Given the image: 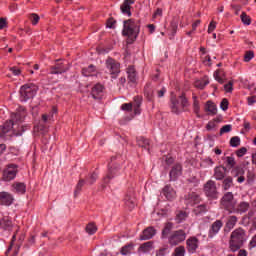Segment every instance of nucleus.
I'll list each match as a JSON object with an SVG mask.
<instances>
[{
    "mask_svg": "<svg viewBox=\"0 0 256 256\" xmlns=\"http://www.w3.org/2000/svg\"><path fill=\"white\" fill-rule=\"evenodd\" d=\"M25 117H27V112L23 107H20L16 113H12L11 119L9 121H6L4 125L1 126L0 141H9L12 135H16V137H20L21 135H23L27 127L21 126L17 130L15 128V125H19V123H23V121H25Z\"/></svg>",
    "mask_w": 256,
    "mask_h": 256,
    "instance_id": "1",
    "label": "nucleus"
},
{
    "mask_svg": "<svg viewBox=\"0 0 256 256\" xmlns=\"http://www.w3.org/2000/svg\"><path fill=\"white\" fill-rule=\"evenodd\" d=\"M221 205L223 209L228 211V213H234L236 215H243L249 211L248 202H240L237 204V200L233 197V193L227 192L221 199Z\"/></svg>",
    "mask_w": 256,
    "mask_h": 256,
    "instance_id": "2",
    "label": "nucleus"
},
{
    "mask_svg": "<svg viewBox=\"0 0 256 256\" xmlns=\"http://www.w3.org/2000/svg\"><path fill=\"white\" fill-rule=\"evenodd\" d=\"M141 31V23L139 20L128 19L123 21L122 35L128 37V43H133L137 41L139 33Z\"/></svg>",
    "mask_w": 256,
    "mask_h": 256,
    "instance_id": "3",
    "label": "nucleus"
},
{
    "mask_svg": "<svg viewBox=\"0 0 256 256\" xmlns=\"http://www.w3.org/2000/svg\"><path fill=\"white\" fill-rule=\"evenodd\" d=\"M247 241V235L243 228H237L231 233L230 236V249L231 251H239L243 247V243Z\"/></svg>",
    "mask_w": 256,
    "mask_h": 256,
    "instance_id": "4",
    "label": "nucleus"
},
{
    "mask_svg": "<svg viewBox=\"0 0 256 256\" xmlns=\"http://www.w3.org/2000/svg\"><path fill=\"white\" fill-rule=\"evenodd\" d=\"M187 107H189V100H187V97L183 94L178 97L172 94L170 98V109L172 113L179 115L180 113H183Z\"/></svg>",
    "mask_w": 256,
    "mask_h": 256,
    "instance_id": "5",
    "label": "nucleus"
},
{
    "mask_svg": "<svg viewBox=\"0 0 256 256\" xmlns=\"http://www.w3.org/2000/svg\"><path fill=\"white\" fill-rule=\"evenodd\" d=\"M37 85L30 83V84H25L21 86L20 88V100L24 103H27L29 99H33L35 95H37Z\"/></svg>",
    "mask_w": 256,
    "mask_h": 256,
    "instance_id": "6",
    "label": "nucleus"
},
{
    "mask_svg": "<svg viewBox=\"0 0 256 256\" xmlns=\"http://www.w3.org/2000/svg\"><path fill=\"white\" fill-rule=\"evenodd\" d=\"M187 239V232L184 230H176L172 232L168 237V243L171 247H177V245L183 243Z\"/></svg>",
    "mask_w": 256,
    "mask_h": 256,
    "instance_id": "7",
    "label": "nucleus"
},
{
    "mask_svg": "<svg viewBox=\"0 0 256 256\" xmlns=\"http://www.w3.org/2000/svg\"><path fill=\"white\" fill-rule=\"evenodd\" d=\"M141 98L139 96L134 97V103H124L121 106L122 111H127L128 113H132V117L135 115H139L141 110Z\"/></svg>",
    "mask_w": 256,
    "mask_h": 256,
    "instance_id": "8",
    "label": "nucleus"
},
{
    "mask_svg": "<svg viewBox=\"0 0 256 256\" xmlns=\"http://www.w3.org/2000/svg\"><path fill=\"white\" fill-rule=\"evenodd\" d=\"M106 69L112 75V79H117V75L121 73V64L117 60L108 57L105 62Z\"/></svg>",
    "mask_w": 256,
    "mask_h": 256,
    "instance_id": "9",
    "label": "nucleus"
},
{
    "mask_svg": "<svg viewBox=\"0 0 256 256\" xmlns=\"http://www.w3.org/2000/svg\"><path fill=\"white\" fill-rule=\"evenodd\" d=\"M17 165L15 164H8L6 168L3 170L2 180L9 182L13 181L15 177H17Z\"/></svg>",
    "mask_w": 256,
    "mask_h": 256,
    "instance_id": "10",
    "label": "nucleus"
},
{
    "mask_svg": "<svg viewBox=\"0 0 256 256\" xmlns=\"http://www.w3.org/2000/svg\"><path fill=\"white\" fill-rule=\"evenodd\" d=\"M204 193L207 197H210V199H217L218 193H217V185L215 184V181L209 180L204 185Z\"/></svg>",
    "mask_w": 256,
    "mask_h": 256,
    "instance_id": "11",
    "label": "nucleus"
},
{
    "mask_svg": "<svg viewBox=\"0 0 256 256\" xmlns=\"http://www.w3.org/2000/svg\"><path fill=\"white\" fill-rule=\"evenodd\" d=\"M68 70L69 67H67V64L60 60H57L55 64L50 67L51 75H61L63 73H66V71Z\"/></svg>",
    "mask_w": 256,
    "mask_h": 256,
    "instance_id": "12",
    "label": "nucleus"
},
{
    "mask_svg": "<svg viewBox=\"0 0 256 256\" xmlns=\"http://www.w3.org/2000/svg\"><path fill=\"white\" fill-rule=\"evenodd\" d=\"M223 228V221L221 220H216L214 221L208 231V238L213 239V237H216L219 235V231Z\"/></svg>",
    "mask_w": 256,
    "mask_h": 256,
    "instance_id": "13",
    "label": "nucleus"
},
{
    "mask_svg": "<svg viewBox=\"0 0 256 256\" xmlns=\"http://www.w3.org/2000/svg\"><path fill=\"white\" fill-rule=\"evenodd\" d=\"M14 201H15V197L13 196V194L5 191L0 192V205L9 207L13 205Z\"/></svg>",
    "mask_w": 256,
    "mask_h": 256,
    "instance_id": "14",
    "label": "nucleus"
},
{
    "mask_svg": "<svg viewBox=\"0 0 256 256\" xmlns=\"http://www.w3.org/2000/svg\"><path fill=\"white\" fill-rule=\"evenodd\" d=\"M183 173V166H181V164H175L174 166H172L170 172H169V177H170V181H177V179H179V177H181Z\"/></svg>",
    "mask_w": 256,
    "mask_h": 256,
    "instance_id": "15",
    "label": "nucleus"
},
{
    "mask_svg": "<svg viewBox=\"0 0 256 256\" xmlns=\"http://www.w3.org/2000/svg\"><path fill=\"white\" fill-rule=\"evenodd\" d=\"M186 249L188 253H195L199 249V240L196 237H190L186 241Z\"/></svg>",
    "mask_w": 256,
    "mask_h": 256,
    "instance_id": "16",
    "label": "nucleus"
},
{
    "mask_svg": "<svg viewBox=\"0 0 256 256\" xmlns=\"http://www.w3.org/2000/svg\"><path fill=\"white\" fill-rule=\"evenodd\" d=\"M124 203L128 209H135V205H137V199L135 198V194L133 192H128L124 198Z\"/></svg>",
    "mask_w": 256,
    "mask_h": 256,
    "instance_id": "17",
    "label": "nucleus"
},
{
    "mask_svg": "<svg viewBox=\"0 0 256 256\" xmlns=\"http://www.w3.org/2000/svg\"><path fill=\"white\" fill-rule=\"evenodd\" d=\"M231 174L234 177H238L237 178V182L238 183H244L245 182V169H243V167L241 166H236L235 168L232 169Z\"/></svg>",
    "mask_w": 256,
    "mask_h": 256,
    "instance_id": "18",
    "label": "nucleus"
},
{
    "mask_svg": "<svg viewBox=\"0 0 256 256\" xmlns=\"http://www.w3.org/2000/svg\"><path fill=\"white\" fill-rule=\"evenodd\" d=\"M199 201H201V198L199 197V194L195 192H190L185 196L186 205H190V206L197 205Z\"/></svg>",
    "mask_w": 256,
    "mask_h": 256,
    "instance_id": "19",
    "label": "nucleus"
},
{
    "mask_svg": "<svg viewBox=\"0 0 256 256\" xmlns=\"http://www.w3.org/2000/svg\"><path fill=\"white\" fill-rule=\"evenodd\" d=\"M157 233V230L153 227H148L143 230L142 234L140 235L141 241H147L149 239H153Z\"/></svg>",
    "mask_w": 256,
    "mask_h": 256,
    "instance_id": "20",
    "label": "nucleus"
},
{
    "mask_svg": "<svg viewBox=\"0 0 256 256\" xmlns=\"http://www.w3.org/2000/svg\"><path fill=\"white\" fill-rule=\"evenodd\" d=\"M104 87L101 84H96L92 87L91 95L93 99H103Z\"/></svg>",
    "mask_w": 256,
    "mask_h": 256,
    "instance_id": "21",
    "label": "nucleus"
},
{
    "mask_svg": "<svg viewBox=\"0 0 256 256\" xmlns=\"http://www.w3.org/2000/svg\"><path fill=\"white\" fill-rule=\"evenodd\" d=\"M12 191L17 193V195H25L27 186L23 182H15L12 184Z\"/></svg>",
    "mask_w": 256,
    "mask_h": 256,
    "instance_id": "22",
    "label": "nucleus"
},
{
    "mask_svg": "<svg viewBox=\"0 0 256 256\" xmlns=\"http://www.w3.org/2000/svg\"><path fill=\"white\" fill-rule=\"evenodd\" d=\"M162 195H164L168 201H172V199H175L176 192L171 185H166L162 189Z\"/></svg>",
    "mask_w": 256,
    "mask_h": 256,
    "instance_id": "23",
    "label": "nucleus"
},
{
    "mask_svg": "<svg viewBox=\"0 0 256 256\" xmlns=\"http://www.w3.org/2000/svg\"><path fill=\"white\" fill-rule=\"evenodd\" d=\"M225 173H227L225 166H218L214 169V177L217 181H223L225 179Z\"/></svg>",
    "mask_w": 256,
    "mask_h": 256,
    "instance_id": "24",
    "label": "nucleus"
},
{
    "mask_svg": "<svg viewBox=\"0 0 256 256\" xmlns=\"http://www.w3.org/2000/svg\"><path fill=\"white\" fill-rule=\"evenodd\" d=\"M133 3H135V0H125L120 7L121 12L124 15H128V17H131V5H133Z\"/></svg>",
    "mask_w": 256,
    "mask_h": 256,
    "instance_id": "25",
    "label": "nucleus"
},
{
    "mask_svg": "<svg viewBox=\"0 0 256 256\" xmlns=\"http://www.w3.org/2000/svg\"><path fill=\"white\" fill-rule=\"evenodd\" d=\"M117 173H119V166H111L107 176L104 178L105 185H107V183H109V181H111V179H113Z\"/></svg>",
    "mask_w": 256,
    "mask_h": 256,
    "instance_id": "26",
    "label": "nucleus"
},
{
    "mask_svg": "<svg viewBox=\"0 0 256 256\" xmlns=\"http://www.w3.org/2000/svg\"><path fill=\"white\" fill-rule=\"evenodd\" d=\"M144 95L148 101H153L155 99V94L153 92V87H151V83H147L144 87Z\"/></svg>",
    "mask_w": 256,
    "mask_h": 256,
    "instance_id": "27",
    "label": "nucleus"
},
{
    "mask_svg": "<svg viewBox=\"0 0 256 256\" xmlns=\"http://www.w3.org/2000/svg\"><path fill=\"white\" fill-rule=\"evenodd\" d=\"M205 111L209 113V115H217V105H215V103L212 101H207Z\"/></svg>",
    "mask_w": 256,
    "mask_h": 256,
    "instance_id": "28",
    "label": "nucleus"
},
{
    "mask_svg": "<svg viewBox=\"0 0 256 256\" xmlns=\"http://www.w3.org/2000/svg\"><path fill=\"white\" fill-rule=\"evenodd\" d=\"M153 249V242L148 241L146 243H143L138 248L139 253H149Z\"/></svg>",
    "mask_w": 256,
    "mask_h": 256,
    "instance_id": "29",
    "label": "nucleus"
},
{
    "mask_svg": "<svg viewBox=\"0 0 256 256\" xmlns=\"http://www.w3.org/2000/svg\"><path fill=\"white\" fill-rule=\"evenodd\" d=\"M127 73L130 83H135L137 81V72H135V68L133 66H129Z\"/></svg>",
    "mask_w": 256,
    "mask_h": 256,
    "instance_id": "30",
    "label": "nucleus"
},
{
    "mask_svg": "<svg viewBox=\"0 0 256 256\" xmlns=\"http://www.w3.org/2000/svg\"><path fill=\"white\" fill-rule=\"evenodd\" d=\"M137 143H138L139 147H142V149H146V151H149V149H150L149 148V146H150L149 139L141 136L137 139Z\"/></svg>",
    "mask_w": 256,
    "mask_h": 256,
    "instance_id": "31",
    "label": "nucleus"
},
{
    "mask_svg": "<svg viewBox=\"0 0 256 256\" xmlns=\"http://www.w3.org/2000/svg\"><path fill=\"white\" fill-rule=\"evenodd\" d=\"M133 249H135L133 243L126 244L121 248V255H131Z\"/></svg>",
    "mask_w": 256,
    "mask_h": 256,
    "instance_id": "32",
    "label": "nucleus"
},
{
    "mask_svg": "<svg viewBox=\"0 0 256 256\" xmlns=\"http://www.w3.org/2000/svg\"><path fill=\"white\" fill-rule=\"evenodd\" d=\"M222 187H223L224 191H229V189H231V187H233V178L231 176L226 177L223 180Z\"/></svg>",
    "mask_w": 256,
    "mask_h": 256,
    "instance_id": "33",
    "label": "nucleus"
},
{
    "mask_svg": "<svg viewBox=\"0 0 256 256\" xmlns=\"http://www.w3.org/2000/svg\"><path fill=\"white\" fill-rule=\"evenodd\" d=\"M207 211H209V206H207L206 204L198 205V206L194 209V213H195L196 215H203V213H207Z\"/></svg>",
    "mask_w": 256,
    "mask_h": 256,
    "instance_id": "34",
    "label": "nucleus"
},
{
    "mask_svg": "<svg viewBox=\"0 0 256 256\" xmlns=\"http://www.w3.org/2000/svg\"><path fill=\"white\" fill-rule=\"evenodd\" d=\"M171 229H173V223H166L164 229L162 230V239H167L169 233H171Z\"/></svg>",
    "mask_w": 256,
    "mask_h": 256,
    "instance_id": "35",
    "label": "nucleus"
},
{
    "mask_svg": "<svg viewBox=\"0 0 256 256\" xmlns=\"http://www.w3.org/2000/svg\"><path fill=\"white\" fill-rule=\"evenodd\" d=\"M11 225L12 222L9 220V218L3 217L0 219V227H2V229H11Z\"/></svg>",
    "mask_w": 256,
    "mask_h": 256,
    "instance_id": "36",
    "label": "nucleus"
},
{
    "mask_svg": "<svg viewBox=\"0 0 256 256\" xmlns=\"http://www.w3.org/2000/svg\"><path fill=\"white\" fill-rule=\"evenodd\" d=\"M95 71V66L90 65L88 68H83L82 69V74L84 77H93V72Z\"/></svg>",
    "mask_w": 256,
    "mask_h": 256,
    "instance_id": "37",
    "label": "nucleus"
},
{
    "mask_svg": "<svg viewBox=\"0 0 256 256\" xmlns=\"http://www.w3.org/2000/svg\"><path fill=\"white\" fill-rule=\"evenodd\" d=\"M235 225H237V216H230L226 223V227H228V229H233Z\"/></svg>",
    "mask_w": 256,
    "mask_h": 256,
    "instance_id": "38",
    "label": "nucleus"
},
{
    "mask_svg": "<svg viewBox=\"0 0 256 256\" xmlns=\"http://www.w3.org/2000/svg\"><path fill=\"white\" fill-rule=\"evenodd\" d=\"M207 85H209V80H207V79L197 80L195 82V87H197V89H205V87H207Z\"/></svg>",
    "mask_w": 256,
    "mask_h": 256,
    "instance_id": "39",
    "label": "nucleus"
},
{
    "mask_svg": "<svg viewBox=\"0 0 256 256\" xmlns=\"http://www.w3.org/2000/svg\"><path fill=\"white\" fill-rule=\"evenodd\" d=\"M172 256H185V246H178L174 249Z\"/></svg>",
    "mask_w": 256,
    "mask_h": 256,
    "instance_id": "40",
    "label": "nucleus"
},
{
    "mask_svg": "<svg viewBox=\"0 0 256 256\" xmlns=\"http://www.w3.org/2000/svg\"><path fill=\"white\" fill-rule=\"evenodd\" d=\"M193 99H194V102H193L194 113L197 115V117H201L199 115L200 106H199V101L197 100V96H193Z\"/></svg>",
    "mask_w": 256,
    "mask_h": 256,
    "instance_id": "41",
    "label": "nucleus"
},
{
    "mask_svg": "<svg viewBox=\"0 0 256 256\" xmlns=\"http://www.w3.org/2000/svg\"><path fill=\"white\" fill-rule=\"evenodd\" d=\"M231 147H239L241 145V138L234 136L230 139Z\"/></svg>",
    "mask_w": 256,
    "mask_h": 256,
    "instance_id": "42",
    "label": "nucleus"
},
{
    "mask_svg": "<svg viewBox=\"0 0 256 256\" xmlns=\"http://www.w3.org/2000/svg\"><path fill=\"white\" fill-rule=\"evenodd\" d=\"M83 185H85V180L80 179L74 191V197H77V195H79L81 189L83 188Z\"/></svg>",
    "mask_w": 256,
    "mask_h": 256,
    "instance_id": "43",
    "label": "nucleus"
},
{
    "mask_svg": "<svg viewBox=\"0 0 256 256\" xmlns=\"http://www.w3.org/2000/svg\"><path fill=\"white\" fill-rule=\"evenodd\" d=\"M233 126L231 124H226L220 129V136L225 135V133H231Z\"/></svg>",
    "mask_w": 256,
    "mask_h": 256,
    "instance_id": "44",
    "label": "nucleus"
},
{
    "mask_svg": "<svg viewBox=\"0 0 256 256\" xmlns=\"http://www.w3.org/2000/svg\"><path fill=\"white\" fill-rule=\"evenodd\" d=\"M217 123H219V119H214L212 121H209L206 126L207 131H213V129L217 127Z\"/></svg>",
    "mask_w": 256,
    "mask_h": 256,
    "instance_id": "45",
    "label": "nucleus"
},
{
    "mask_svg": "<svg viewBox=\"0 0 256 256\" xmlns=\"http://www.w3.org/2000/svg\"><path fill=\"white\" fill-rule=\"evenodd\" d=\"M86 231L89 233V235H93L97 231V226H95L93 223H90L86 226Z\"/></svg>",
    "mask_w": 256,
    "mask_h": 256,
    "instance_id": "46",
    "label": "nucleus"
},
{
    "mask_svg": "<svg viewBox=\"0 0 256 256\" xmlns=\"http://www.w3.org/2000/svg\"><path fill=\"white\" fill-rule=\"evenodd\" d=\"M240 18L242 23H244V25H251V18L247 16V13L242 12Z\"/></svg>",
    "mask_w": 256,
    "mask_h": 256,
    "instance_id": "47",
    "label": "nucleus"
},
{
    "mask_svg": "<svg viewBox=\"0 0 256 256\" xmlns=\"http://www.w3.org/2000/svg\"><path fill=\"white\" fill-rule=\"evenodd\" d=\"M185 219H187V212L180 211V212L176 215V221H177V223H181V221H185Z\"/></svg>",
    "mask_w": 256,
    "mask_h": 256,
    "instance_id": "48",
    "label": "nucleus"
},
{
    "mask_svg": "<svg viewBox=\"0 0 256 256\" xmlns=\"http://www.w3.org/2000/svg\"><path fill=\"white\" fill-rule=\"evenodd\" d=\"M97 173L96 172H93L92 174H90V176L87 178V183L89 185H93V183H95V181H97Z\"/></svg>",
    "mask_w": 256,
    "mask_h": 256,
    "instance_id": "49",
    "label": "nucleus"
},
{
    "mask_svg": "<svg viewBox=\"0 0 256 256\" xmlns=\"http://www.w3.org/2000/svg\"><path fill=\"white\" fill-rule=\"evenodd\" d=\"M253 57H255V53H253V51H247L244 55L245 63H249V61H251V59H253Z\"/></svg>",
    "mask_w": 256,
    "mask_h": 256,
    "instance_id": "50",
    "label": "nucleus"
},
{
    "mask_svg": "<svg viewBox=\"0 0 256 256\" xmlns=\"http://www.w3.org/2000/svg\"><path fill=\"white\" fill-rule=\"evenodd\" d=\"M220 109H222V111H227V109H229V100H227V98H224L221 103H220Z\"/></svg>",
    "mask_w": 256,
    "mask_h": 256,
    "instance_id": "51",
    "label": "nucleus"
},
{
    "mask_svg": "<svg viewBox=\"0 0 256 256\" xmlns=\"http://www.w3.org/2000/svg\"><path fill=\"white\" fill-rule=\"evenodd\" d=\"M39 19H40L39 15H37L35 13L30 15V21H31L32 25H37V23H39Z\"/></svg>",
    "mask_w": 256,
    "mask_h": 256,
    "instance_id": "52",
    "label": "nucleus"
},
{
    "mask_svg": "<svg viewBox=\"0 0 256 256\" xmlns=\"http://www.w3.org/2000/svg\"><path fill=\"white\" fill-rule=\"evenodd\" d=\"M115 23H117L115 19L109 18L106 22V26L108 27V29H115Z\"/></svg>",
    "mask_w": 256,
    "mask_h": 256,
    "instance_id": "53",
    "label": "nucleus"
},
{
    "mask_svg": "<svg viewBox=\"0 0 256 256\" xmlns=\"http://www.w3.org/2000/svg\"><path fill=\"white\" fill-rule=\"evenodd\" d=\"M53 119V114H43L42 121L43 123H49Z\"/></svg>",
    "mask_w": 256,
    "mask_h": 256,
    "instance_id": "54",
    "label": "nucleus"
},
{
    "mask_svg": "<svg viewBox=\"0 0 256 256\" xmlns=\"http://www.w3.org/2000/svg\"><path fill=\"white\" fill-rule=\"evenodd\" d=\"M226 163L228 167H235V158L231 156L226 157Z\"/></svg>",
    "mask_w": 256,
    "mask_h": 256,
    "instance_id": "55",
    "label": "nucleus"
},
{
    "mask_svg": "<svg viewBox=\"0 0 256 256\" xmlns=\"http://www.w3.org/2000/svg\"><path fill=\"white\" fill-rule=\"evenodd\" d=\"M166 255H167V247L160 248V249L156 252V256H166Z\"/></svg>",
    "mask_w": 256,
    "mask_h": 256,
    "instance_id": "56",
    "label": "nucleus"
},
{
    "mask_svg": "<svg viewBox=\"0 0 256 256\" xmlns=\"http://www.w3.org/2000/svg\"><path fill=\"white\" fill-rule=\"evenodd\" d=\"M245 153H247V148L242 147L239 150H237L236 155H237V157H243V155H245Z\"/></svg>",
    "mask_w": 256,
    "mask_h": 256,
    "instance_id": "57",
    "label": "nucleus"
},
{
    "mask_svg": "<svg viewBox=\"0 0 256 256\" xmlns=\"http://www.w3.org/2000/svg\"><path fill=\"white\" fill-rule=\"evenodd\" d=\"M216 27H217V23H215V21L210 22L208 26V33H213Z\"/></svg>",
    "mask_w": 256,
    "mask_h": 256,
    "instance_id": "58",
    "label": "nucleus"
},
{
    "mask_svg": "<svg viewBox=\"0 0 256 256\" xmlns=\"http://www.w3.org/2000/svg\"><path fill=\"white\" fill-rule=\"evenodd\" d=\"M224 89L227 93H231L233 91V82H229L224 85Z\"/></svg>",
    "mask_w": 256,
    "mask_h": 256,
    "instance_id": "59",
    "label": "nucleus"
},
{
    "mask_svg": "<svg viewBox=\"0 0 256 256\" xmlns=\"http://www.w3.org/2000/svg\"><path fill=\"white\" fill-rule=\"evenodd\" d=\"M166 93H167V89L163 87L161 90L157 91V97L159 98L164 97Z\"/></svg>",
    "mask_w": 256,
    "mask_h": 256,
    "instance_id": "60",
    "label": "nucleus"
},
{
    "mask_svg": "<svg viewBox=\"0 0 256 256\" xmlns=\"http://www.w3.org/2000/svg\"><path fill=\"white\" fill-rule=\"evenodd\" d=\"M11 73H13V75L17 76V75H21V70L17 67H11L10 68Z\"/></svg>",
    "mask_w": 256,
    "mask_h": 256,
    "instance_id": "61",
    "label": "nucleus"
},
{
    "mask_svg": "<svg viewBox=\"0 0 256 256\" xmlns=\"http://www.w3.org/2000/svg\"><path fill=\"white\" fill-rule=\"evenodd\" d=\"M161 15H163V10H162L161 8H158V9L155 11L153 17H154V19H157V17H161Z\"/></svg>",
    "mask_w": 256,
    "mask_h": 256,
    "instance_id": "62",
    "label": "nucleus"
},
{
    "mask_svg": "<svg viewBox=\"0 0 256 256\" xmlns=\"http://www.w3.org/2000/svg\"><path fill=\"white\" fill-rule=\"evenodd\" d=\"M248 105H255L256 102V96H250L247 98Z\"/></svg>",
    "mask_w": 256,
    "mask_h": 256,
    "instance_id": "63",
    "label": "nucleus"
},
{
    "mask_svg": "<svg viewBox=\"0 0 256 256\" xmlns=\"http://www.w3.org/2000/svg\"><path fill=\"white\" fill-rule=\"evenodd\" d=\"M5 27H7V20H5L4 18H1L0 19V30L5 29Z\"/></svg>",
    "mask_w": 256,
    "mask_h": 256,
    "instance_id": "64",
    "label": "nucleus"
}]
</instances>
